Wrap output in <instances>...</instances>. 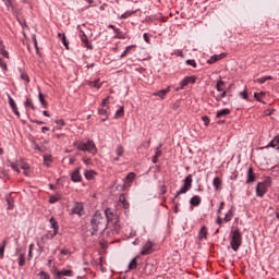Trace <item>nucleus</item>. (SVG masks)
I'll return each instance as SVG.
<instances>
[{
  "label": "nucleus",
  "instance_id": "nucleus-1",
  "mask_svg": "<svg viewBox=\"0 0 279 279\" xmlns=\"http://www.w3.org/2000/svg\"><path fill=\"white\" fill-rule=\"evenodd\" d=\"M90 226L93 229L92 235H95L97 231H104L107 229V220L105 219L104 215L99 211H96L90 220Z\"/></svg>",
  "mask_w": 279,
  "mask_h": 279
},
{
  "label": "nucleus",
  "instance_id": "nucleus-2",
  "mask_svg": "<svg viewBox=\"0 0 279 279\" xmlns=\"http://www.w3.org/2000/svg\"><path fill=\"white\" fill-rule=\"evenodd\" d=\"M120 215L121 213L119 210L113 211L111 208L105 210V219L107 220V225H113L117 232L120 231Z\"/></svg>",
  "mask_w": 279,
  "mask_h": 279
},
{
  "label": "nucleus",
  "instance_id": "nucleus-3",
  "mask_svg": "<svg viewBox=\"0 0 279 279\" xmlns=\"http://www.w3.org/2000/svg\"><path fill=\"white\" fill-rule=\"evenodd\" d=\"M230 245L234 252H238L243 244V234L239 229L231 231Z\"/></svg>",
  "mask_w": 279,
  "mask_h": 279
},
{
  "label": "nucleus",
  "instance_id": "nucleus-4",
  "mask_svg": "<svg viewBox=\"0 0 279 279\" xmlns=\"http://www.w3.org/2000/svg\"><path fill=\"white\" fill-rule=\"evenodd\" d=\"M74 146L80 151H88V154H93V156H96V154H97V146L93 141H87V143L75 142Z\"/></svg>",
  "mask_w": 279,
  "mask_h": 279
},
{
  "label": "nucleus",
  "instance_id": "nucleus-5",
  "mask_svg": "<svg viewBox=\"0 0 279 279\" xmlns=\"http://www.w3.org/2000/svg\"><path fill=\"white\" fill-rule=\"evenodd\" d=\"M192 183H193V175L187 174V177H185V180L183 181V185L181 190L177 193L175 198L181 194L187 193L192 189Z\"/></svg>",
  "mask_w": 279,
  "mask_h": 279
},
{
  "label": "nucleus",
  "instance_id": "nucleus-6",
  "mask_svg": "<svg viewBox=\"0 0 279 279\" xmlns=\"http://www.w3.org/2000/svg\"><path fill=\"white\" fill-rule=\"evenodd\" d=\"M192 183H193V175L187 174V177H185V180L183 181V185L181 190L177 193L175 198L181 194L187 193L192 189Z\"/></svg>",
  "mask_w": 279,
  "mask_h": 279
},
{
  "label": "nucleus",
  "instance_id": "nucleus-7",
  "mask_svg": "<svg viewBox=\"0 0 279 279\" xmlns=\"http://www.w3.org/2000/svg\"><path fill=\"white\" fill-rule=\"evenodd\" d=\"M49 222H50L51 229H53V231H48L46 234H44L43 239L52 240L59 232V225L53 217L50 219Z\"/></svg>",
  "mask_w": 279,
  "mask_h": 279
},
{
  "label": "nucleus",
  "instance_id": "nucleus-8",
  "mask_svg": "<svg viewBox=\"0 0 279 279\" xmlns=\"http://www.w3.org/2000/svg\"><path fill=\"white\" fill-rule=\"evenodd\" d=\"M53 275L56 276V279H61L62 277H73V270L70 269H62L58 270L57 268L53 271Z\"/></svg>",
  "mask_w": 279,
  "mask_h": 279
},
{
  "label": "nucleus",
  "instance_id": "nucleus-9",
  "mask_svg": "<svg viewBox=\"0 0 279 279\" xmlns=\"http://www.w3.org/2000/svg\"><path fill=\"white\" fill-rule=\"evenodd\" d=\"M154 252V243L150 240H148L147 243H145L144 246L142 247L141 255H150Z\"/></svg>",
  "mask_w": 279,
  "mask_h": 279
},
{
  "label": "nucleus",
  "instance_id": "nucleus-10",
  "mask_svg": "<svg viewBox=\"0 0 279 279\" xmlns=\"http://www.w3.org/2000/svg\"><path fill=\"white\" fill-rule=\"evenodd\" d=\"M72 215L83 217L85 215L84 205L82 203H75L72 207Z\"/></svg>",
  "mask_w": 279,
  "mask_h": 279
},
{
  "label": "nucleus",
  "instance_id": "nucleus-11",
  "mask_svg": "<svg viewBox=\"0 0 279 279\" xmlns=\"http://www.w3.org/2000/svg\"><path fill=\"white\" fill-rule=\"evenodd\" d=\"M268 192V183H257L256 195L263 197Z\"/></svg>",
  "mask_w": 279,
  "mask_h": 279
},
{
  "label": "nucleus",
  "instance_id": "nucleus-12",
  "mask_svg": "<svg viewBox=\"0 0 279 279\" xmlns=\"http://www.w3.org/2000/svg\"><path fill=\"white\" fill-rule=\"evenodd\" d=\"M256 181V174L254 172L253 167H250L247 169V173H246V184H252Z\"/></svg>",
  "mask_w": 279,
  "mask_h": 279
},
{
  "label": "nucleus",
  "instance_id": "nucleus-13",
  "mask_svg": "<svg viewBox=\"0 0 279 279\" xmlns=\"http://www.w3.org/2000/svg\"><path fill=\"white\" fill-rule=\"evenodd\" d=\"M81 41H82V46L86 49L93 50L94 47L93 45L89 43V39L87 37V35L85 33H82L81 35Z\"/></svg>",
  "mask_w": 279,
  "mask_h": 279
},
{
  "label": "nucleus",
  "instance_id": "nucleus-14",
  "mask_svg": "<svg viewBox=\"0 0 279 279\" xmlns=\"http://www.w3.org/2000/svg\"><path fill=\"white\" fill-rule=\"evenodd\" d=\"M226 56H227L226 52H222V53H219V54H214V56H211V57L207 60V63H208V64H215V63L218 62L219 60L225 59Z\"/></svg>",
  "mask_w": 279,
  "mask_h": 279
},
{
  "label": "nucleus",
  "instance_id": "nucleus-15",
  "mask_svg": "<svg viewBox=\"0 0 279 279\" xmlns=\"http://www.w3.org/2000/svg\"><path fill=\"white\" fill-rule=\"evenodd\" d=\"M82 179H83V177L81 174V168L77 167L76 169H74L72 171V181L77 183V182H82Z\"/></svg>",
  "mask_w": 279,
  "mask_h": 279
},
{
  "label": "nucleus",
  "instance_id": "nucleus-16",
  "mask_svg": "<svg viewBox=\"0 0 279 279\" xmlns=\"http://www.w3.org/2000/svg\"><path fill=\"white\" fill-rule=\"evenodd\" d=\"M195 82H196L195 76H187V77L183 78V81L181 82V87H179L177 90L183 89L189 84H191V83L194 84Z\"/></svg>",
  "mask_w": 279,
  "mask_h": 279
},
{
  "label": "nucleus",
  "instance_id": "nucleus-17",
  "mask_svg": "<svg viewBox=\"0 0 279 279\" xmlns=\"http://www.w3.org/2000/svg\"><path fill=\"white\" fill-rule=\"evenodd\" d=\"M208 239V229L206 226H203L198 232V241L203 242Z\"/></svg>",
  "mask_w": 279,
  "mask_h": 279
},
{
  "label": "nucleus",
  "instance_id": "nucleus-18",
  "mask_svg": "<svg viewBox=\"0 0 279 279\" xmlns=\"http://www.w3.org/2000/svg\"><path fill=\"white\" fill-rule=\"evenodd\" d=\"M135 172H129V174H126V178L124 179V187H130L131 183L135 180Z\"/></svg>",
  "mask_w": 279,
  "mask_h": 279
},
{
  "label": "nucleus",
  "instance_id": "nucleus-19",
  "mask_svg": "<svg viewBox=\"0 0 279 279\" xmlns=\"http://www.w3.org/2000/svg\"><path fill=\"white\" fill-rule=\"evenodd\" d=\"M108 102H109V97H107L102 100L101 109L98 110V114H100V116H107L108 114V111H107Z\"/></svg>",
  "mask_w": 279,
  "mask_h": 279
},
{
  "label": "nucleus",
  "instance_id": "nucleus-20",
  "mask_svg": "<svg viewBox=\"0 0 279 279\" xmlns=\"http://www.w3.org/2000/svg\"><path fill=\"white\" fill-rule=\"evenodd\" d=\"M170 87H167L166 89H161V90H158L156 93H154V96L155 97H160V99H165V97L168 95V93L170 92Z\"/></svg>",
  "mask_w": 279,
  "mask_h": 279
},
{
  "label": "nucleus",
  "instance_id": "nucleus-21",
  "mask_svg": "<svg viewBox=\"0 0 279 279\" xmlns=\"http://www.w3.org/2000/svg\"><path fill=\"white\" fill-rule=\"evenodd\" d=\"M190 204L192 206H199L202 204V197H199L198 195H195L193 196L191 199H190Z\"/></svg>",
  "mask_w": 279,
  "mask_h": 279
},
{
  "label": "nucleus",
  "instance_id": "nucleus-22",
  "mask_svg": "<svg viewBox=\"0 0 279 279\" xmlns=\"http://www.w3.org/2000/svg\"><path fill=\"white\" fill-rule=\"evenodd\" d=\"M231 113V110L226 108L217 112L216 118L221 119L222 117H227Z\"/></svg>",
  "mask_w": 279,
  "mask_h": 279
},
{
  "label": "nucleus",
  "instance_id": "nucleus-23",
  "mask_svg": "<svg viewBox=\"0 0 279 279\" xmlns=\"http://www.w3.org/2000/svg\"><path fill=\"white\" fill-rule=\"evenodd\" d=\"M84 175L86 180H94L95 175H97V172L95 170H86Z\"/></svg>",
  "mask_w": 279,
  "mask_h": 279
},
{
  "label": "nucleus",
  "instance_id": "nucleus-24",
  "mask_svg": "<svg viewBox=\"0 0 279 279\" xmlns=\"http://www.w3.org/2000/svg\"><path fill=\"white\" fill-rule=\"evenodd\" d=\"M222 184V181L219 177H215L214 181H213V185L215 187L216 191L219 190L220 185Z\"/></svg>",
  "mask_w": 279,
  "mask_h": 279
},
{
  "label": "nucleus",
  "instance_id": "nucleus-25",
  "mask_svg": "<svg viewBox=\"0 0 279 279\" xmlns=\"http://www.w3.org/2000/svg\"><path fill=\"white\" fill-rule=\"evenodd\" d=\"M120 204L128 210L130 208V203L126 201L124 195L120 196Z\"/></svg>",
  "mask_w": 279,
  "mask_h": 279
},
{
  "label": "nucleus",
  "instance_id": "nucleus-26",
  "mask_svg": "<svg viewBox=\"0 0 279 279\" xmlns=\"http://www.w3.org/2000/svg\"><path fill=\"white\" fill-rule=\"evenodd\" d=\"M17 264H19V266H21V267H23V266L25 265V253L19 254Z\"/></svg>",
  "mask_w": 279,
  "mask_h": 279
},
{
  "label": "nucleus",
  "instance_id": "nucleus-27",
  "mask_svg": "<svg viewBox=\"0 0 279 279\" xmlns=\"http://www.w3.org/2000/svg\"><path fill=\"white\" fill-rule=\"evenodd\" d=\"M270 147L272 148H279V136L275 137L270 143L269 145Z\"/></svg>",
  "mask_w": 279,
  "mask_h": 279
},
{
  "label": "nucleus",
  "instance_id": "nucleus-28",
  "mask_svg": "<svg viewBox=\"0 0 279 279\" xmlns=\"http://www.w3.org/2000/svg\"><path fill=\"white\" fill-rule=\"evenodd\" d=\"M0 53L7 58L10 59L9 52L4 49V46L2 45V43H0Z\"/></svg>",
  "mask_w": 279,
  "mask_h": 279
},
{
  "label": "nucleus",
  "instance_id": "nucleus-29",
  "mask_svg": "<svg viewBox=\"0 0 279 279\" xmlns=\"http://www.w3.org/2000/svg\"><path fill=\"white\" fill-rule=\"evenodd\" d=\"M88 85L90 87H96L97 89L101 88V84L99 83V80L88 82Z\"/></svg>",
  "mask_w": 279,
  "mask_h": 279
},
{
  "label": "nucleus",
  "instance_id": "nucleus-30",
  "mask_svg": "<svg viewBox=\"0 0 279 279\" xmlns=\"http://www.w3.org/2000/svg\"><path fill=\"white\" fill-rule=\"evenodd\" d=\"M9 97V105L11 107V110H14L17 108L16 102L14 101V99L10 96V94H8Z\"/></svg>",
  "mask_w": 279,
  "mask_h": 279
},
{
  "label": "nucleus",
  "instance_id": "nucleus-31",
  "mask_svg": "<svg viewBox=\"0 0 279 279\" xmlns=\"http://www.w3.org/2000/svg\"><path fill=\"white\" fill-rule=\"evenodd\" d=\"M265 95H266L265 92H260V93H255L254 97H255L256 101L260 102Z\"/></svg>",
  "mask_w": 279,
  "mask_h": 279
},
{
  "label": "nucleus",
  "instance_id": "nucleus-32",
  "mask_svg": "<svg viewBox=\"0 0 279 279\" xmlns=\"http://www.w3.org/2000/svg\"><path fill=\"white\" fill-rule=\"evenodd\" d=\"M5 246H7V240H3L2 246H0V259L4 257Z\"/></svg>",
  "mask_w": 279,
  "mask_h": 279
},
{
  "label": "nucleus",
  "instance_id": "nucleus-33",
  "mask_svg": "<svg viewBox=\"0 0 279 279\" xmlns=\"http://www.w3.org/2000/svg\"><path fill=\"white\" fill-rule=\"evenodd\" d=\"M269 80H274V77H271V76H264V77L257 78L255 82H257L259 84H264V83H266Z\"/></svg>",
  "mask_w": 279,
  "mask_h": 279
},
{
  "label": "nucleus",
  "instance_id": "nucleus-34",
  "mask_svg": "<svg viewBox=\"0 0 279 279\" xmlns=\"http://www.w3.org/2000/svg\"><path fill=\"white\" fill-rule=\"evenodd\" d=\"M114 33L117 34L116 38H120V39L124 40L125 36L119 28H114Z\"/></svg>",
  "mask_w": 279,
  "mask_h": 279
},
{
  "label": "nucleus",
  "instance_id": "nucleus-35",
  "mask_svg": "<svg viewBox=\"0 0 279 279\" xmlns=\"http://www.w3.org/2000/svg\"><path fill=\"white\" fill-rule=\"evenodd\" d=\"M34 248H35V244H31L28 247V258H27L28 260H31L34 257L33 255Z\"/></svg>",
  "mask_w": 279,
  "mask_h": 279
},
{
  "label": "nucleus",
  "instance_id": "nucleus-36",
  "mask_svg": "<svg viewBox=\"0 0 279 279\" xmlns=\"http://www.w3.org/2000/svg\"><path fill=\"white\" fill-rule=\"evenodd\" d=\"M185 63L190 66H193L194 69L197 68V63L194 59H187V61H185Z\"/></svg>",
  "mask_w": 279,
  "mask_h": 279
},
{
  "label": "nucleus",
  "instance_id": "nucleus-37",
  "mask_svg": "<svg viewBox=\"0 0 279 279\" xmlns=\"http://www.w3.org/2000/svg\"><path fill=\"white\" fill-rule=\"evenodd\" d=\"M136 267H137V259L133 258L131 260V264H129V269H136Z\"/></svg>",
  "mask_w": 279,
  "mask_h": 279
},
{
  "label": "nucleus",
  "instance_id": "nucleus-38",
  "mask_svg": "<svg viewBox=\"0 0 279 279\" xmlns=\"http://www.w3.org/2000/svg\"><path fill=\"white\" fill-rule=\"evenodd\" d=\"M21 80H23L26 84L31 82L29 76L25 72L21 73Z\"/></svg>",
  "mask_w": 279,
  "mask_h": 279
},
{
  "label": "nucleus",
  "instance_id": "nucleus-39",
  "mask_svg": "<svg viewBox=\"0 0 279 279\" xmlns=\"http://www.w3.org/2000/svg\"><path fill=\"white\" fill-rule=\"evenodd\" d=\"M39 102L43 105L44 108L47 107V101L45 100V96H43V93H39Z\"/></svg>",
  "mask_w": 279,
  "mask_h": 279
},
{
  "label": "nucleus",
  "instance_id": "nucleus-40",
  "mask_svg": "<svg viewBox=\"0 0 279 279\" xmlns=\"http://www.w3.org/2000/svg\"><path fill=\"white\" fill-rule=\"evenodd\" d=\"M10 167H11V169H13V171H15L16 173H20V172H21L19 166H17L15 162H10Z\"/></svg>",
  "mask_w": 279,
  "mask_h": 279
},
{
  "label": "nucleus",
  "instance_id": "nucleus-41",
  "mask_svg": "<svg viewBox=\"0 0 279 279\" xmlns=\"http://www.w3.org/2000/svg\"><path fill=\"white\" fill-rule=\"evenodd\" d=\"M232 220V210H229L227 214H226V217H225V222H229Z\"/></svg>",
  "mask_w": 279,
  "mask_h": 279
},
{
  "label": "nucleus",
  "instance_id": "nucleus-42",
  "mask_svg": "<svg viewBox=\"0 0 279 279\" xmlns=\"http://www.w3.org/2000/svg\"><path fill=\"white\" fill-rule=\"evenodd\" d=\"M116 154L118 155V157H122L124 154V148L122 146H119L116 150Z\"/></svg>",
  "mask_w": 279,
  "mask_h": 279
},
{
  "label": "nucleus",
  "instance_id": "nucleus-43",
  "mask_svg": "<svg viewBox=\"0 0 279 279\" xmlns=\"http://www.w3.org/2000/svg\"><path fill=\"white\" fill-rule=\"evenodd\" d=\"M202 121L204 122V124L206 126H208L210 124V118L208 116H203Z\"/></svg>",
  "mask_w": 279,
  "mask_h": 279
},
{
  "label": "nucleus",
  "instance_id": "nucleus-44",
  "mask_svg": "<svg viewBox=\"0 0 279 279\" xmlns=\"http://www.w3.org/2000/svg\"><path fill=\"white\" fill-rule=\"evenodd\" d=\"M21 169L24 170V174H25L26 177H28L27 170L29 169V165L23 163V165L21 166Z\"/></svg>",
  "mask_w": 279,
  "mask_h": 279
},
{
  "label": "nucleus",
  "instance_id": "nucleus-45",
  "mask_svg": "<svg viewBox=\"0 0 279 279\" xmlns=\"http://www.w3.org/2000/svg\"><path fill=\"white\" fill-rule=\"evenodd\" d=\"M223 85H225V82L223 81H219L217 83V85H216L217 90L218 92H222L223 90V88H222Z\"/></svg>",
  "mask_w": 279,
  "mask_h": 279
},
{
  "label": "nucleus",
  "instance_id": "nucleus-46",
  "mask_svg": "<svg viewBox=\"0 0 279 279\" xmlns=\"http://www.w3.org/2000/svg\"><path fill=\"white\" fill-rule=\"evenodd\" d=\"M124 116V109L123 107H121L117 113H116V118H122Z\"/></svg>",
  "mask_w": 279,
  "mask_h": 279
},
{
  "label": "nucleus",
  "instance_id": "nucleus-47",
  "mask_svg": "<svg viewBox=\"0 0 279 279\" xmlns=\"http://www.w3.org/2000/svg\"><path fill=\"white\" fill-rule=\"evenodd\" d=\"M240 97H242V99L248 101L250 100V97H248V94L246 90L240 93Z\"/></svg>",
  "mask_w": 279,
  "mask_h": 279
},
{
  "label": "nucleus",
  "instance_id": "nucleus-48",
  "mask_svg": "<svg viewBox=\"0 0 279 279\" xmlns=\"http://www.w3.org/2000/svg\"><path fill=\"white\" fill-rule=\"evenodd\" d=\"M24 106L26 108H31V109H34V105H33V101L31 99H26Z\"/></svg>",
  "mask_w": 279,
  "mask_h": 279
},
{
  "label": "nucleus",
  "instance_id": "nucleus-49",
  "mask_svg": "<svg viewBox=\"0 0 279 279\" xmlns=\"http://www.w3.org/2000/svg\"><path fill=\"white\" fill-rule=\"evenodd\" d=\"M226 95H227V92L223 90L221 94H219L218 96H216V100H217V101H221V99H223V97H226Z\"/></svg>",
  "mask_w": 279,
  "mask_h": 279
},
{
  "label": "nucleus",
  "instance_id": "nucleus-50",
  "mask_svg": "<svg viewBox=\"0 0 279 279\" xmlns=\"http://www.w3.org/2000/svg\"><path fill=\"white\" fill-rule=\"evenodd\" d=\"M62 44L65 46L66 50H69V41L66 40L65 35H62Z\"/></svg>",
  "mask_w": 279,
  "mask_h": 279
},
{
  "label": "nucleus",
  "instance_id": "nucleus-51",
  "mask_svg": "<svg viewBox=\"0 0 279 279\" xmlns=\"http://www.w3.org/2000/svg\"><path fill=\"white\" fill-rule=\"evenodd\" d=\"M59 199H60L59 196H51L50 199H49V202H50L51 204H54V203H57Z\"/></svg>",
  "mask_w": 279,
  "mask_h": 279
},
{
  "label": "nucleus",
  "instance_id": "nucleus-52",
  "mask_svg": "<svg viewBox=\"0 0 279 279\" xmlns=\"http://www.w3.org/2000/svg\"><path fill=\"white\" fill-rule=\"evenodd\" d=\"M83 163L85 166H90L92 165V159L90 158H83Z\"/></svg>",
  "mask_w": 279,
  "mask_h": 279
},
{
  "label": "nucleus",
  "instance_id": "nucleus-53",
  "mask_svg": "<svg viewBox=\"0 0 279 279\" xmlns=\"http://www.w3.org/2000/svg\"><path fill=\"white\" fill-rule=\"evenodd\" d=\"M174 54H175L177 57H181V58L184 57L183 51H182L181 49L175 50V51H174Z\"/></svg>",
  "mask_w": 279,
  "mask_h": 279
},
{
  "label": "nucleus",
  "instance_id": "nucleus-54",
  "mask_svg": "<svg viewBox=\"0 0 279 279\" xmlns=\"http://www.w3.org/2000/svg\"><path fill=\"white\" fill-rule=\"evenodd\" d=\"M40 276H41V279H50V276L45 271H41Z\"/></svg>",
  "mask_w": 279,
  "mask_h": 279
},
{
  "label": "nucleus",
  "instance_id": "nucleus-55",
  "mask_svg": "<svg viewBox=\"0 0 279 279\" xmlns=\"http://www.w3.org/2000/svg\"><path fill=\"white\" fill-rule=\"evenodd\" d=\"M61 254L64 255V256H70L71 252L69 250L64 248V250L61 251Z\"/></svg>",
  "mask_w": 279,
  "mask_h": 279
},
{
  "label": "nucleus",
  "instance_id": "nucleus-56",
  "mask_svg": "<svg viewBox=\"0 0 279 279\" xmlns=\"http://www.w3.org/2000/svg\"><path fill=\"white\" fill-rule=\"evenodd\" d=\"M8 204H9V210H13L14 204L10 198H8Z\"/></svg>",
  "mask_w": 279,
  "mask_h": 279
},
{
  "label": "nucleus",
  "instance_id": "nucleus-57",
  "mask_svg": "<svg viewBox=\"0 0 279 279\" xmlns=\"http://www.w3.org/2000/svg\"><path fill=\"white\" fill-rule=\"evenodd\" d=\"M0 68H2L4 71H7V69H8L7 63H3V61L1 60V58H0Z\"/></svg>",
  "mask_w": 279,
  "mask_h": 279
},
{
  "label": "nucleus",
  "instance_id": "nucleus-58",
  "mask_svg": "<svg viewBox=\"0 0 279 279\" xmlns=\"http://www.w3.org/2000/svg\"><path fill=\"white\" fill-rule=\"evenodd\" d=\"M155 157L158 158V159L161 157V150H160V148H157V150H156V153H155Z\"/></svg>",
  "mask_w": 279,
  "mask_h": 279
},
{
  "label": "nucleus",
  "instance_id": "nucleus-59",
  "mask_svg": "<svg viewBox=\"0 0 279 279\" xmlns=\"http://www.w3.org/2000/svg\"><path fill=\"white\" fill-rule=\"evenodd\" d=\"M58 125H61V126H64L65 125V122H64V120L63 119H59V120H57V122H56Z\"/></svg>",
  "mask_w": 279,
  "mask_h": 279
},
{
  "label": "nucleus",
  "instance_id": "nucleus-60",
  "mask_svg": "<svg viewBox=\"0 0 279 279\" xmlns=\"http://www.w3.org/2000/svg\"><path fill=\"white\" fill-rule=\"evenodd\" d=\"M136 46L135 45H131L129 47H126L125 52L130 53L132 49H134Z\"/></svg>",
  "mask_w": 279,
  "mask_h": 279
},
{
  "label": "nucleus",
  "instance_id": "nucleus-61",
  "mask_svg": "<svg viewBox=\"0 0 279 279\" xmlns=\"http://www.w3.org/2000/svg\"><path fill=\"white\" fill-rule=\"evenodd\" d=\"M13 113H15V116H16L17 118H21V113H20L17 107H16L15 109H13Z\"/></svg>",
  "mask_w": 279,
  "mask_h": 279
},
{
  "label": "nucleus",
  "instance_id": "nucleus-62",
  "mask_svg": "<svg viewBox=\"0 0 279 279\" xmlns=\"http://www.w3.org/2000/svg\"><path fill=\"white\" fill-rule=\"evenodd\" d=\"M51 161V157L50 156H45L44 157V162L47 163V162H50Z\"/></svg>",
  "mask_w": 279,
  "mask_h": 279
},
{
  "label": "nucleus",
  "instance_id": "nucleus-63",
  "mask_svg": "<svg viewBox=\"0 0 279 279\" xmlns=\"http://www.w3.org/2000/svg\"><path fill=\"white\" fill-rule=\"evenodd\" d=\"M216 223L219 226L222 225V218L220 216H218Z\"/></svg>",
  "mask_w": 279,
  "mask_h": 279
},
{
  "label": "nucleus",
  "instance_id": "nucleus-64",
  "mask_svg": "<svg viewBox=\"0 0 279 279\" xmlns=\"http://www.w3.org/2000/svg\"><path fill=\"white\" fill-rule=\"evenodd\" d=\"M131 15H132V13H125V14L122 15V19H128Z\"/></svg>",
  "mask_w": 279,
  "mask_h": 279
}]
</instances>
